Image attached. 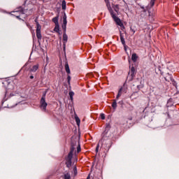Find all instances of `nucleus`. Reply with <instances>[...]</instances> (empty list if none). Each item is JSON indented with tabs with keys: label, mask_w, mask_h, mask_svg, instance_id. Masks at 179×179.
<instances>
[{
	"label": "nucleus",
	"mask_w": 179,
	"mask_h": 179,
	"mask_svg": "<svg viewBox=\"0 0 179 179\" xmlns=\"http://www.w3.org/2000/svg\"><path fill=\"white\" fill-rule=\"evenodd\" d=\"M69 97H70V99L71 100V101H73V96H75V92L71 91V92H69Z\"/></svg>",
	"instance_id": "6ab92c4d"
},
{
	"label": "nucleus",
	"mask_w": 179,
	"mask_h": 179,
	"mask_svg": "<svg viewBox=\"0 0 179 179\" xmlns=\"http://www.w3.org/2000/svg\"><path fill=\"white\" fill-rule=\"evenodd\" d=\"M138 55H136V53H133L131 55V59L133 61V62H136V61H138Z\"/></svg>",
	"instance_id": "ddd939ff"
},
{
	"label": "nucleus",
	"mask_w": 179,
	"mask_h": 179,
	"mask_svg": "<svg viewBox=\"0 0 179 179\" xmlns=\"http://www.w3.org/2000/svg\"><path fill=\"white\" fill-rule=\"evenodd\" d=\"M10 96H13V94H10Z\"/></svg>",
	"instance_id": "a18cd8bd"
},
{
	"label": "nucleus",
	"mask_w": 179,
	"mask_h": 179,
	"mask_svg": "<svg viewBox=\"0 0 179 179\" xmlns=\"http://www.w3.org/2000/svg\"><path fill=\"white\" fill-rule=\"evenodd\" d=\"M118 104H120V106H124V101H120L118 102Z\"/></svg>",
	"instance_id": "72a5a7b5"
},
{
	"label": "nucleus",
	"mask_w": 179,
	"mask_h": 179,
	"mask_svg": "<svg viewBox=\"0 0 179 179\" xmlns=\"http://www.w3.org/2000/svg\"><path fill=\"white\" fill-rule=\"evenodd\" d=\"M72 157H73V154L69 153L66 158V165L68 169H70L72 166Z\"/></svg>",
	"instance_id": "423d86ee"
},
{
	"label": "nucleus",
	"mask_w": 179,
	"mask_h": 179,
	"mask_svg": "<svg viewBox=\"0 0 179 179\" xmlns=\"http://www.w3.org/2000/svg\"><path fill=\"white\" fill-rule=\"evenodd\" d=\"M58 33V34H61V32L59 31V32H57Z\"/></svg>",
	"instance_id": "c03bdc74"
},
{
	"label": "nucleus",
	"mask_w": 179,
	"mask_h": 179,
	"mask_svg": "<svg viewBox=\"0 0 179 179\" xmlns=\"http://www.w3.org/2000/svg\"><path fill=\"white\" fill-rule=\"evenodd\" d=\"M13 13H15L14 14V16H15V17L20 20H22L20 17H22V19H26V17H27V10L23 9L22 7L20 8L19 10L14 11Z\"/></svg>",
	"instance_id": "f03ea898"
},
{
	"label": "nucleus",
	"mask_w": 179,
	"mask_h": 179,
	"mask_svg": "<svg viewBox=\"0 0 179 179\" xmlns=\"http://www.w3.org/2000/svg\"><path fill=\"white\" fill-rule=\"evenodd\" d=\"M65 69L67 73H71V69H69V64H68V63L65 64Z\"/></svg>",
	"instance_id": "a211bd4d"
},
{
	"label": "nucleus",
	"mask_w": 179,
	"mask_h": 179,
	"mask_svg": "<svg viewBox=\"0 0 179 179\" xmlns=\"http://www.w3.org/2000/svg\"><path fill=\"white\" fill-rule=\"evenodd\" d=\"M117 99H113L112 103V108H113V110H117Z\"/></svg>",
	"instance_id": "4468645a"
},
{
	"label": "nucleus",
	"mask_w": 179,
	"mask_h": 179,
	"mask_svg": "<svg viewBox=\"0 0 179 179\" xmlns=\"http://www.w3.org/2000/svg\"><path fill=\"white\" fill-rule=\"evenodd\" d=\"M123 46H124V51H127V44L124 43V45H123Z\"/></svg>",
	"instance_id": "c9c22d12"
},
{
	"label": "nucleus",
	"mask_w": 179,
	"mask_h": 179,
	"mask_svg": "<svg viewBox=\"0 0 179 179\" xmlns=\"http://www.w3.org/2000/svg\"><path fill=\"white\" fill-rule=\"evenodd\" d=\"M146 11H147L146 8H144V9L143 10V12H146Z\"/></svg>",
	"instance_id": "ea45409f"
},
{
	"label": "nucleus",
	"mask_w": 179,
	"mask_h": 179,
	"mask_svg": "<svg viewBox=\"0 0 179 179\" xmlns=\"http://www.w3.org/2000/svg\"><path fill=\"white\" fill-rule=\"evenodd\" d=\"M62 27L63 29V33H66V24H62Z\"/></svg>",
	"instance_id": "a878e982"
},
{
	"label": "nucleus",
	"mask_w": 179,
	"mask_h": 179,
	"mask_svg": "<svg viewBox=\"0 0 179 179\" xmlns=\"http://www.w3.org/2000/svg\"><path fill=\"white\" fill-rule=\"evenodd\" d=\"M73 172H74L75 176H76V174H78V169H76V166H75L73 168Z\"/></svg>",
	"instance_id": "7c9ffc66"
},
{
	"label": "nucleus",
	"mask_w": 179,
	"mask_h": 179,
	"mask_svg": "<svg viewBox=\"0 0 179 179\" xmlns=\"http://www.w3.org/2000/svg\"><path fill=\"white\" fill-rule=\"evenodd\" d=\"M136 72H135V67L131 66L130 71L129 72V75H130V76H131V79H134V77L136 75Z\"/></svg>",
	"instance_id": "9d476101"
},
{
	"label": "nucleus",
	"mask_w": 179,
	"mask_h": 179,
	"mask_svg": "<svg viewBox=\"0 0 179 179\" xmlns=\"http://www.w3.org/2000/svg\"><path fill=\"white\" fill-rule=\"evenodd\" d=\"M64 179H71V173H67L64 175Z\"/></svg>",
	"instance_id": "b1692460"
},
{
	"label": "nucleus",
	"mask_w": 179,
	"mask_h": 179,
	"mask_svg": "<svg viewBox=\"0 0 179 179\" xmlns=\"http://www.w3.org/2000/svg\"><path fill=\"white\" fill-rule=\"evenodd\" d=\"M6 93H8V91L6 92Z\"/></svg>",
	"instance_id": "49530a36"
},
{
	"label": "nucleus",
	"mask_w": 179,
	"mask_h": 179,
	"mask_svg": "<svg viewBox=\"0 0 179 179\" xmlns=\"http://www.w3.org/2000/svg\"><path fill=\"white\" fill-rule=\"evenodd\" d=\"M36 31H41V25H40V23H36Z\"/></svg>",
	"instance_id": "4be33fe9"
},
{
	"label": "nucleus",
	"mask_w": 179,
	"mask_h": 179,
	"mask_svg": "<svg viewBox=\"0 0 179 179\" xmlns=\"http://www.w3.org/2000/svg\"><path fill=\"white\" fill-rule=\"evenodd\" d=\"M122 92H124V88H120L118 91L117 94H120V96H121L122 94Z\"/></svg>",
	"instance_id": "bb28decb"
},
{
	"label": "nucleus",
	"mask_w": 179,
	"mask_h": 179,
	"mask_svg": "<svg viewBox=\"0 0 179 179\" xmlns=\"http://www.w3.org/2000/svg\"><path fill=\"white\" fill-rule=\"evenodd\" d=\"M99 143H101V145H107L109 143V145L111 143V141H110V136L108 135V131H103L101 134V138L99 141Z\"/></svg>",
	"instance_id": "7ed1b4c3"
},
{
	"label": "nucleus",
	"mask_w": 179,
	"mask_h": 179,
	"mask_svg": "<svg viewBox=\"0 0 179 179\" xmlns=\"http://www.w3.org/2000/svg\"><path fill=\"white\" fill-rule=\"evenodd\" d=\"M120 97H121V95H120V94H117V95L116 96V100H118L120 99Z\"/></svg>",
	"instance_id": "f704fd0d"
},
{
	"label": "nucleus",
	"mask_w": 179,
	"mask_h": 179,
	"mask_svg": "<svg viewBox=\"0 0 179 179\" xmlns=\"http://www.w3.org/2000/svg\"><path fill=\"white\" fill-rule=\"evenodd\" d=\"M76 122L77 125L79 127V125H80V119L78 117H76Z\"/></svg>",
	"instance_id": "393cba45"
},
{
	"label": "nucleus",
	"mask_w": 179,
	"mask_h": 179,
	"mask_svg": "<svg viewBox=\"0 0 179 179\" xmlns=\"http://www.w3.org/2000/svg\"><path fill=\"white\" fill-rule=\"evenodd\" d=\"M40 67V65H38V64L33 66L30 69H29V72H37V71H38V68Z\"/></svg>",
	"instance_id": "1a4fd4ad"
},
{
	"label": "nucleus",
	"mask_w": 179,
	"mask_h": 179,
	"mask_svg": "<svg viewBox=\"0 0 179 179\" xmlns=\"http://www.w3.org/2000/svg\"><path fill=\"white\" fill-rule=\"evenodd\" d=\"M54 31H55L56 33H59V24L55 25L54 28Z\"/></svg>",
	"instance_id": "5701e85b"
},
{
	"label": "nucleus",
	"mask_w": 179,
	"mask_h": 179,
	"mask_svg": "<svg viewBox=\"0 0 179 179\" xmlns=\"http://www.w3.org/2000/svg\"><path fill=\"white\" fill-rule=\"evenodd\" d=\"M110 129H111V125L110 124V123H106L104 131L108 132Z\"/></svg>",
	"instance_id": "dca6fc26"
},
{
	"label": "nucleus",
	"mask_w": 179,
	"mask_h": 179,
	"mask_svg": "<svg viewBox=\"0 0 179 179\" xmlns=\"http://www.w3.org/2000/svg\"><path fill=\"white\" fill-rule=\"evenodd\" d=\"M29 78H30V79H34V76H30Z\"/></svg>",
	"instance_id": "e433bc0d"
},
{
	"label": "nucleus",
	"mask_w": 179,
	"mask_h": 179,
	"mask_svg": "<svg viewBox=\"0 0 179 179\" xmlns=\"http://www.w3.org/2000/svg\"><path fill=\"white\" fill-rule=\"evenodd\" d=\"M59 19V15H57L52 19V21L53 22V23H55V26L59 24V23L58 22Z\"/></svg>",
	"instance_id": "f8f14e48"
},
{
	"label": "nucleus",
	"mask_w": 179,
	"mask_h": 179,
	"mask_svg": "<svg viewBox=\"0 0 179 179\" xmlns=\"http://www.w3.org/2000/svg\"><path fill=\"white\" fill-rule=\"evenodd\" d=\"M99 148H100V143H98L96 147V150H95L96 153H99Z\"/></svg>",
	"instance_id": "cd10ccee"
},
{
	"label": "nucleus",
	"mask_w": 179,
	"mask_h": 179,
	"mask_svg": "<svg viewBox=\"0 0 179 179\" xmlns=\"http://www.w3.org/2000/svg\"><path fill=\"white\" fill-rule=\"evenodd\" d=\"M35 22L36 23V24H37V23H38L37 18L35 19Z\"/></svg>",
	"instance_id": "4c0bfd02"
},
{
	"label": "nucleus",
	"mask_w": 179,
	"mask_h": 179,
	"mask_svg": "<svg viewBox=\"0 0 179 179\" xmlns=\"http://www.w3.org/2000/svg\"><path fill=\"white\" fill-rule=\"evenodd\" d=\"M156 0H151L150 1V6H155V2Z\"/></svg>",
	"instance_id": "c756f323"
},
{
	"label": "nucleus",
	"mask_w": 179,
	"mask_h": 179,
	"mask_svg": "<svg viewBox=\"0 0 179 179\" xmlns=\"http://www.w3.org/2000/svg\"><path fill=\"white\" fill-rule=\"evenodd\" d=\"M110 15L112 16L113 20L115 22L116 24L121 27V30H124L125 26H124V24L121 21V19H120L118 17L115 15V14H114L113 10H110Z\"/></svg>",
	"instance_id": "20e7f679"
},
{
	"label": "nucleus",
	"mask_w": 179,
	"mask_h": 179,
	"mask_svg": "<svg viewBox=\"0 0 179 179\" xmlns=\"http://www.w3.org/2000/svg\"><path fill=\"white\" fill-rule=\"evenodd\" d=\"M62 8L63 9V10H65V9H66V1H65V0H63L62 2Z\"/></svg>",
	"instance_id": "f3484780"
},
{
	"label": "nucleus",
	"mask_w": 179,
	"mask_h": 179,
	"mask_svg": "<svg viewBox=\"0 0 179 179\" xmlns=\"http://www.w3.org/2000/svg\"><path fill=\"white\" fill-rule=\"evenodd\" d=\"M120 37L122 45H125V38H124V34L120 31Z\"/></svg>",
	"instance_id": "9b49d317"
},
{
	"label": "nucleus",
	"mask_w": 179,
	"mask_h": 179,
	"mask_svg": "<svg viewBox=\"0 0 179 179\" xmlns=\"http://www.w3.org/2000/svg\"><path fill=\"white\" fill-rule=\"evenodd\" d=\"M107 149L108 150L110 149V145H108Z\"/></svg>",
	"instance_id": "a19ab883"
},
{
	"label": "nucleus",
	"mask_w": 179,
	"mask_h": 179,
	"mask_svg": "<svg viewBox=\"0 0 179 179\" xmlns=\"http://www.w3.org/2000/svg\"><path fill=\"white\" fill-rule=\"evenodd\" d=\"M76 148H77V153L80 152V150H81L80 143H79V141H77L76 140H72L71 143L70 152L69 153L73 155V152H75V149H76Z\"/></svg>",
	"instance_id": "f257e3e1"
},
{
	"label": "nucleus",
	"mask_w": 179,
	"mask_h": 179,
	"mask_svg": "<svg viewBox=\"0 0 179 179\" xmlns=\"http://www.w3.org/2000/svg\"><path fill=\"white\" fill-rule=\"evenodd\" d=\"M168 76H166L164 79L166 82H171L172 83V85L173 86H175V87H177V82H176V80H174V78H173V76H171L170 73L167 74Z\"/></svg>",
	"instance_id": "0eeeda50"
},
{
	"label": "nucleus",
	"mask_w": 179,
	"mask_h": 179,
	"mask_svg": "<svg viewBox=\"0 0 179 179\" xmlns=\"http://www.w3.org/2000/svg\"><path fill=\"white\" fill-rule=\"evenodd\" d=\"M141 9H143V10L145 9V7H143V6H141Z\"/></svg>",
	"instance_id": "79ce46f5"
},
{
	"label": "nucleus",
	"mask_w": 179,
	"mask_h": 179,
	"mask_svg": "<svg viewBox=\"0 0 179 179\" xmlns=\"http://www.w3.org/2000/svg\"><path fill=\"white\" fill-rule=\"evenodd\" d=\"M132 110H134V107H131V108L129 109L130 111H132Z\"/></svg>",
	"instance_id": "58836bf2"
},
{
	"label": "nucleus",
	"mask_w": 179,
	"mask_h": 179,
	"mask_svg": "<svg viewBox=\"0 0 179 179\" xmlns=\"http://www.w3.org/2000/svg\"><path fill=\"white\" fill-rule=\"evenodd\" d=\"M87 179H90V176H88L87 178Z\"/></svg>",
	"instance_id": "37998d69"
},
{
	"label": "nucleus",
	"mask_w": 179,
	"mask_h": 179,
	"mask_svg": "<svg viewBox=\"0 0 179 179\" xmlns=\"http://www.w3.org/2000/svg\"><path fill=\"white\" fill-rule=\"evenodd\" d=\"M67 82H68L69 85L71 83V76H67Z\"/></svg>",
	"instance_id": "2f4dec72"
},
{
	"label": "nucleus",
	"mask_w": 179,
	"mask_h": 179,
	"mask_svg": "<svg viewBox=\"0 0 179 179\" xmlns=\"http://www.w3.org/2000/svg\"><path fill=\"white\" fill-rule=\"evenodd\" d=\"M36 37L38 40V41H40V40H41V31H36Z\"/></svg>",
	"instance_id": "412c9836"
},
{
	"label": "nucleus",
	"mask_w": 179,
	"mask_h": 179,
	"mask_svg": "<svg viewBox=\"0 0 179 179\" xmlns=\"http://www.w3.org/2000/svg\"><path fill=\"white\" fill-rule=\"evenodd\" d=\"M100 117L101 120H106V115H104V113H101Z\"/></svg>",
	"instance_id": "c85d7f7f"
},
{
	"label": "nucleus",
	"mask_w": 179,
	"mask_h": 179,
	"mask_svg": "<svg viewBox=\"0 0 179 179\" xmlns=\"http://www.w3.org/2000/svg\"><path fill=\"white\" fill-rule=\"evenodd\" d=\"M68 21L66 20V14L64 13V15L63 16V24H67Z\"/></svg>",
	"instance_id": "aec40b11"
},
{
	"label": "nucleus",
	"mask_w": 179,
	"mask_h": 179,
	"mask_svg": "<svg viewBox=\"0 0 179 179\" xmlns=\"http://www.w3.org/2000/svg\"><path fill=\"white\" fill-rule=\"evenodd\" d=\"M66 43H68V35H66V32L63 33V50L65 51L66 48Z\"/></svg>",
	"instance_id": "6e6552de"
},
{
	"label": "nucleus",
	"mask_w": 179,
	"mask_h": 179,
	"mask_svg": "<svg viewBox=\"0 0 179 179\" xmlns=\"http://www.w3.org/2000/svg\"><path fill=\"white\" fill-rule=\"evenodd\" d=\"M45 96H47V91L43 92L42 97L40 101V107L42 111H46L48 103L45 101Z\"/></svg>",
	"instance_id": "39448f33"
},
{
	"label": "nucleus",
	"mask_w": 179,
	"mask_h": 179,
	"mask_svg": "<svg viewBox=\"0 0 179 179\" xmlns=\"http://www.w3.org/2000/svg\"><path fill=\"white\" fill-rule=\"evenodd\" d=\"M119 9L118 5L115 6V12H118Z\"/></svg>",
	"instance_id": "473e14b6"
},
{
	"label": "nucleus",
	"mask_w": 179,
	"mask_h": 179,
	"mask_svg": "<svg viewBox=\"0 0 179 179\" xmlns=\"http://www.w3.org/2000/svg\"><path fill=\"white\" fill-rule=\"evenodd\" d=\"M105 2L106 3V6H107L110 13H111V10H113V9L111 8V6H110V1L109 0H105Z\"/></svg>",
	"instance_id": "2eb2a0df"
}]
</instances>
